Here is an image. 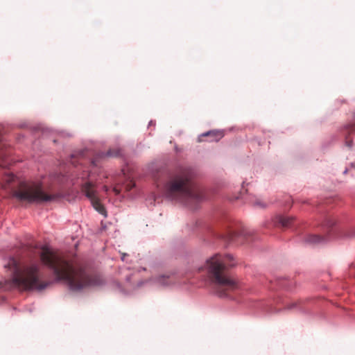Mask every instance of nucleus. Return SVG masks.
I'll return each mask as SVG.
<instances>
[{
	"mask_svg": "<svg viewBox=\"0 0 355 355\" xmlns=\"http://www.w3.org/2000/svg\"><path fill=\"white\" fill-rule=\"evenodd\" d=\"M335 223V219L331 217H329L326 219L325 225H327L328 227H333Z\"/></svg>",
	"mask_w": 355,
	"mask_h": 355,
	"instance_id": "14",
	"label": "nucleus"
},
{
	"mask_svg": "<svg viewBox=\"0 0 355 355\" xmlns=\"http://www.w3.org/2000/svg\"><path fill=\"white\" fill-rule=\"evenodd\" d=\"M294 218L290 216H279L277 218V221L283 227H288L292 224Z\"/></svg>",
	"mask_w": 355,
	"mask_h": 355,
	"instance_id": "8",
	"label": "nucleus"
},
{
	"mask_svg": "<svg viewBox=\"0 0 355 355\" xmlns=\"http://www.w3.org/2000/svg\"><path fill=\"white\" fill-rule=\"evenodd\" d=\"M224 136V134L222 131L220 130H210L207 132L202 134L199 137V141H205L203 137H209L208 139L209 141H218L221 139Z\"/></svg>",
	"mask_w": 355,
	"mask_h": 355,
	"instance_id": "7",
	"label": "nucleus"
},
{
	"mask_svg": "<svg viewBox=\"0 0 355 355\" xmlns=\"http://www.w3.org/2000/svg\"><path fill=\"white\" fill-rule=\"evenodd\" d=\"M352 167H354V168H355V162H354V163H352Z\"/></svg>",
	"mask_w": 355,
	"mask_h": 355,
	"instance_id": "23",
	"label": "nucleus"
},
{
	"mask_svg": "<svg viewBox=\"0 0 355 355\" xmlns=\"http://www.w3.org/2000/svg\"><path fill=\"white\" fill-rule=\"evenodd\" d=\"M13 196L21 201L30 203H42L54 200L59 198L58 194H49L44 192L42 184L37 182H21L14 190Z\"/></svg>",
	"mask_w": 355,
	"mask_h": 355,
	"instance_id": "5",
	"label": "nucleus"
},
{
	"mask_svg": "<svg viewBox=\"0 0 355 355\" xmlns=\"http://www.w3.org/2000/svg\"><path fill=\"white\" fill-rule=\"evenodd\" d=\"M296 304H297V302H294V303L290 304L287 305L286 309H291L293 307H295L296 306Z\"/></svg>",
	"mask_w": 355,
	"mask_h": 355,
	"instance_id": "17",
	"label": "nucleus"
},
{
	"mask_svg": "<svg viewBox=\"0 0 355 355\" xmlns=\"http://www.w3.org/2000/svg\"><path fill=\"white\" fill-rule=\"evenodd\" d=\"M105 155L107 157H117L120 155V150L119 149H111L107 152Z\"/></svg>",
	"mask_w": 355,
	"mask_h": 355,
	"instance_id": "12",
	"label": "nucleus"
},
{
	"mask_svg": "<svg viewBox=\"0 0 355 355\" xmlns=\"http://www.w3.org/2000/svg\"><path fill=\"white\" fill-rule=\"evenodd\" d=\"M135 184L132 181H130L126 185H125V189L126 191H130L133 187H135Z\"/></svg>",
	"mask_w": 355,
	"mask_h": 355,
	"instance_id": "15",
	"label": "nucleus"
},
{
	"mask_svg": "<svg viewBox=\"0 0 355 355\" xmlns=\"http://www.w3.org/2000/svg\"><path fill=\"white\" fill-rule=\"evenodd\" d=\"M257 204L258 205H259L260 207H265V205H263V203H261V202H257Z\"/></svg>",
	"mask_w": 355,
	"mask_h": 355,
	"instance_id": "19",
	"label": "nucleus"
},
{
	"mask_svg": "<svg viewBox=\"0 0 355 355\" xmlns=\"http://www.w3.org/2000/svg\"><path fill=\"white\" fill-rule=\"evenodd\" d=\"M324 241V238L318 235H309L306 238V242L309 244L320 243Z\"/></svg>",
	"mask_w": 355,
	"mask_h": 355,
	"instance_id": "10",
	"label": "nucleus"
},
{
	"mask_svg": "<svg viewBox=\"0 0 355 355\" xmlns=\"http://www.w3.org/2000/svg\"><path fill=\"white\" fill-rule=\"evenodd\" d=\"M193 178L194 173L189 168H181L171 174L164 185L166 196L188 205L200 201L202 195L195 187Z\"/></svg>",
	"mask_w": 355,
	"mask_h": 355,
	"instance_id": "3",
	"label": "nucleus"
},
{
	"mask_svg": "<svg viewBox=\"0 0 355 355\" xmlns=\"http://www.w3.org/2000/svg\"><path fill=\"white\" fill-rule=\"evenodd\" d=\"M40 256L42 262L53 270L55 279L65 283L73 291L104 284L101 275L91 274L81 267L75 266L71 261L48 248H43Z\"/></svg>",
	"mask_w": 355,
	"mask_h": 355,
	"instance_id": "1",
	"label": "nucleus"
},
{
	"mask_svg": "<svg viewBox=\"0 0 355 355\" xmlns=\"http://www.w3.org/2000/svg\"><path fill=\"white\" fill-rule=\"evenodd\" d=\"M92 164H93L94 165H96V161H92Z\"/></svg>",
	"mask_w": 355,
	"mask_h": 355,
	"instance_id": "25",
	"label": "nucleus"
},
{
	"mask_svg": "<svg viewBox=\"0 0 355 355\" xmlns=\"http://www.w3.org/2000/svg\"><path fill=\"white\" fill-rule=\"evenodd\" d=\"M104 190L107 191L108 190V187L107 186H104Z\"/></svg>",
	"mask_w": 355,
	"mask_h": 355,
	"instance_id": "21",
	"label": "nucleus"
},
{
	"mask_svg": "<svg viewBox=\"0 0 355 355\" xmlns=\"http://www.w3.org/2000/svg\"><path fill=\"white\" fill-rule=\"evenodd\" d=\"M82 190L87 198L91 201L93 207L99 214L106 216V210L98 198L94 184L90 182H87L83 185Z\"/></svg>",
	"mask_w": 355,
	"mask_h": 355,
	"instance_id": "6",
	"label": "nucleus"
},
{
	"mask_svg": "<svg viewBox=\"0 0 355 355\" xmlns=\"http://www.w3.org/2000/svg\"><path fill=\"white\" fill-rule=\"evenodd\" d=\"M234 265L231 255L216 254L207 260L204 266L199 267L197 270L201 272L206 269L214 292L220 297H227L239 288L238 282L227 272V268Z\"/></svg>",
	"mask_w": 355,
	"mask_h": 355,
	"instance_id": "2",
	"label": "nucleus"
},
{
	"mask_svg": "<svg viewBox=\"0 0 355 355\" xmlns=\"http://www.w3.org/2000/svg\"><path fill=\"white\" fill-rule=\"evenodd\" d=\"M157 282L160 285L167 286L175 282V279L172 275H161L157 278Z\"/></svg>",
	"mask_w": 355,
	"mask_h": 355,
	"instance_id": "9",
	"label": "nucleus"
},
{
	"mask_svg": "<svg viewBox=\"0 0 355 355\" xmlns=\"http://www.w3.org/2000/svg\"><path fill=\"white\" fill-rule=\"evenodd\" d=\"M345 144L346 146H348L349 148H351L352 146V141L349 139L348 137H346Z\"/></svg>",
	"mask_w": 355,
	"mask_h": 355,
	"instance_id": "16",
	"label": "nucleus"
},
{
	"mask_svg": "<svg viewBox=\"0 0 355 355\" xmlns=\"http://www.w3.org/2000/svg\"><path fill=\"white\" fill-rule=\"evenodd\" d=\"M104 156H105L104 153H101V155H100V157H104Z\"/></svg>",
	"mask_w": 355,
	"mask_h": 355,
	"instance_id": "22",
	"label": "nucleus"
},
{
	"mask_svg": "<svg viewBox=\"0 0 355 355\" xmlns=\"http://www.w3.org/2000/svg\"><path fill=\"white\" fill-rule=\"evenodd\" d=\"M127 254L123 253L122 254V256H121V259L123 261L125 259V257L126 256Z\"/></svg>",
	"mask_w": 355,
	"mask_h": 355,
	"instance_id": "20",
	"label": "nucleus"
},
{
	"mask_svg": "<svg viewBox=\"0 0 355 355\" xmlns=\"http://www.w3.org/2000/svg\"><path fill=\"white\" fill-rule=\"evenodd\" d=\"M0 157H1V162H0V166H1L3 168L7 167L9 165V162H7V160L4 157V155H3V153L0 154Z\"/></svg>",
	"mask_w": 355,
	"mask_h": 355,
	"instance_id": "13",
	"label": "nucleus"
},
{
	"mask_svg": "<svg viewBox=\"0 0 355 355\" xmlns=\"http://www.w3.org/2000/svg\"><path fill=\"white\" fill-rule=\"evenodd\" d=\"M113 191H114V193H115L116 195L119 194V193H120V191H119V190H118L116 187H114V188L113 189Z\"/></svg>",
	"mask_w": 355,
	"mask_h": 355,
	"instance_id": "18",
	"label": "nucleus"
},
{
	"mask_svg": "<svg viewBox=\"0 0 355 355\" xmlns=\"http://www.w3.org/2000/svg\"><path fill=\"white\" fill-rule=\"evenodd\" d=\"M15 179V176L12 173H7L3 178V180L7 184H10L11 182H14Z\"/></svg>",
	"mask_w": 355,
	"mask_h": 355,
	"instance_id": "11",
	"label": "nucleus"
},
{
	"mask_svg": "<svg viewBox=\"0 0 355 355\" xmlns=\"http://www.w3.org/2000/svg\"><path fill=\"white\" fill-rule=\"evenodd\" d=\"M12 270L11 285L23 291H42L48 283L43 279V274L37 263H19L12 259L10 262Z\"/></svg>",
	"mask_w": 355,
	"mask_h": 355,
	"instance_id": "4",
	"label": "nucleus"
},
{
	"mask_svg": "<svg viewBox=\"0 0 355 355\" xmlns=\"http://www.w3.org/2000/svg\"><path fill=\"white\" fill-rule=\"evenodd\" d=\"M350 128H351L352 130H353L355 129V127L354 126H352Z\"/></svg>",
	"mask_w": 355,
	"mask_h": 355,
	"instance_id": "24",
	"label": "nucleus"
}]
</instances>
